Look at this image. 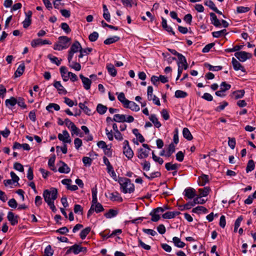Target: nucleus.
I'll return each mask as SVG.
<instances>
[{
    "label": "nucleus",
    "instance_id": "09e8293b",
    "mask_svg": "<svg viewBox=\"0 0 256 256\" xmlns=\"http://www.w3.org/2000/svg\"><path fill=\"white\" fill-rule=\"evenodd\" d=\"M205 66L207 67L210 70L212 71H218L221 70L222 68V67L220 66H212L208 64H206Z\"/></svg>",
    "mask_w": 256,
    "mask_h": 256
},
{
    "label": "nucleus",
    "instance_id": "1a4fd4ad",
    "mask_svg": "<svg viewBox=\"0 0 256 256\" xmlns=\"http://www.w3.org/2000/svg\"><path fill=\"white\" fill-rule=\"evenodd\" d=\"M52 43L48 40H42L40 38L33 40L31 42V46L33 48H36L38 46L44 44H50Z\"/></svg>",
    "mask_w": 256,
    "mask_h": 256
},
{
    "label": "nucleus",
    "instance_id": "a19ab883",
    "mask_svg": "<svg viewBox=\"0 0 256 256\" xmlns=\"http://www.w3.org/2000/svg\"><path fill=\"white\" fill-rule=\"evenodd\" d=\"M158 212H155V208L150 212V215L152 216V221L156 222L160 219V215L158 214Z\"/></svg>",
    "mask_w": 256,
    "mask_h": 256
},
{
    "label": "nucleus",
    "instance_id": "a18cd8bd",
    "mask_svg": "<svg viewBox=\"0 0 256 256\" xmlns=\"http://www.w3.org/2000/svg\"><path fill=\"white\" fill-rule=\"evenodd\" d=\"M110 198L112 201L122 200V198L120 196V194L118 192H112L110 194Z\"/></svg>",
    "mask_w": 256,
    "mask_h": 256
},
{
    "label": "nucleus",
    "instance_id": "ddd939ff",
    "mask_svg": "<svg viewBox=\"0 0 256 256\" xmlns=\"http://www.w3.org/2000/svg\"><path fill=\"white\" fill-rule=\"evenodd\" d=\"M232 62L235 70H240L242 72H246L244 68L234 58H232Z\"/></svg>",
    "mask_w": 256,
    "mask_h": 256
},
{
    "label": "nucleus",
    "instance_id": "a211bd4d",
    "mask_svg": "<svg viewBox=\"0 0 256 256\" xmlns=\"http://www.w3.org/2000/svg\"><path fill=\"white\" fill-rule=\"evenodd\" d=\"M60 163L62 164V166H60L58 170L60 172L68 174L70 172V167H68L65 162L62 161H60Z\"/></svg>",
    "mask_w": 256,
    "mask_h": 256
},
{
    "label": "nucleus",
    "instance_id": "a878e982",
    "mask_svg": "<svg viewBox=\"0 0 256 256\" xmlns=\"http://www.w3.org/2000/svg\"><path fill=\"white\" fill-rule=\"evenodd\" d=\"M172 242L174 245L178 248H182L186 245L185 243L182 242L180 238L176 236L173 238Z\"/></svg>",
    "mask_w": 256,
    "mask_h": 256
},
{
    "label": "nucleus",
    "instance_id": "9d476101",
    "mask_svg": "<svg viewBox=\"0 0 256 256\" xmlns=\"http://www.w3.org/2000/svg\"><path fill=\"white\" fill-rule=\"evenodd\" d=\"M47 191L48 192V193H50L49 198L50 200L52 199V200H53V202L58 197V190L56 188H52L49 190H46L43 192V197L44 198V194L45 192Z\"/></svg>",
    "mask_w": 256,
    "mask_h": 256
},
{
    "label": "nucleus",
    "instance_id": "3c124183",
    "mask_svg": "<svg viewBox=\"0 0 256 256\" xmlns=\"http://www.w3.org/2000/svg\"><path fill=\"white\" fill-rule=\"evenodd\" d=\"M60 27L66 34H69L71 32L68 25L66 22L62 23Z\"/></svg>",
    "mask_w": 256,
    "mask_h": 256
},
{
    "label": "nucleus",
    "instance_id": "338daca9",
    "mask_svg": "<svg viewBox=\"0 0 256 256\" xmlns=\"http://www.w3.org/2000/svg\"><path fill=\"white\" fill-rule=\"evenodd\" d=\"M8 205L10 207L15 208L17 207L18 204L15 199L12 198L8 202Z\"/></svg>",
    "mask_w": 256,
    "mask_h": 256
},
{
    "label": "nucleus",
    "instance_id": "603ef678",
    "mask_svg": "<svg viewBox=\"0 0 256 256\" xmlns=\"http://www.w3.org/2000/svg\"><path fill=\"white\" fill-rule=\"evenodd\" d=\"M69 64V66L76 70L79 71L80 70L81 66L79 63L72 62V64L70 62Z\"/></svg>",
    "mask_w": 256,
    "mask_h": 256
},
{
    "label": "nucleus",
    "instance_id": "6ab92c4d",
    "mask_svg": "<svg viewBox=\"0 0 256 256\" xmlns=\"http://www.w3.org/2000/svg\"><path fill=\"white\" fill-rule=\"evenodd\" d=\"M54 86L57 89L60 94H66L67 93L66 90L64 89L63 86L61 84L60 82L56 81L54 84Z\"/></svg>",
    "mask_w": 256,
    "mask_h": 256
},
{
    "label": "nucleus",
    "instance_id": "7ed1b4c3",
    "mask_svg": "<svg viewBox=\"0 0 256 256\" xmlns=\"http://www.w3.org/2000/svg\"><path fill=\"white\" fill-rule=\"evenodd\" d=\"M58 39V42L54 44V50H62L68 47V42L70 40V38H68L66 36H62L59 37Z\"/></svg>",
    "mask_w": 256,
    "mask_h": 256
},
{
    "label": "nucleus",
    "instance_id": "6e6d98bb",
    "mask_svg": "<svg viewBox=\"0 0 256 256\" xmlns=\"http://www.w3.org/2000/svg\"><path fill=\"white\" fill-rule=\"evenodd\" d=\"M220 89L224 92L225 91L228 90L230 88L231 86L229 84H226L225 82H222L220 85Z\"/></svg>",
    "mask_w": 256,
    "mask_h": 256
},
{
    "label": "nucleus",
    "instance_id": "ea45409f",
    "mask_svg": "<svg viewBox=\"0 0 256 256\" xmlns=\"http://www.w3.org/2000/svg\"><path fill=\"white\" fill-rule=\"evenodd\" d=\"M192 212L194 213H200L202 212L204 214L208 212V210L202 206H198L196 208H193Z\"/></svg>",
    "mask_w": 256,
    "mask_h": 256
},
{
    "label": "nucleus",
    "instance_id": "c03bdc74",
    "mask_svg": "<svg viewBox=\"0 0 256 256\" xmlns=\"http://www.w3.org/2000/svg\"><path fill=\"white\" fill-rule=\"evenodd\" d=\"M188 96V94L181 90H177L175 92L174 96L176 98H184Z\"/></svg>",
    "mask_w": 256,
    "mask_h": 256
},
{
    "label": "nucleus",
    "instance_id": "79ce46f5",
    "mask_svg": "<svg viewBox=\"0 0 256 256\" xmlns=\"http://www.w3.org/2000/svg\"><path fill=\"white\" fill-rule=\"evenodd\" d=\"M90 230L91 228L90 227H87L84 229L82 230L80 234V238L82 240H84L86 238L87 235L89 234Z\"/></svg>",
    "mask_w": 256,
    "mask_h": 256
},
{
    "label": "nucleus",
    "instance_id": "052dcab7",
    "mask_svg": "<svg viewBox=\"0 0 256 256\" xmlns=\"http://www.w3.org/2000/svg\"><path fill=\"white\" fill-rule=\"evenodd\" d=\"M14 168L15 170L20 172H23L24 171L23 166L19 162H15L14 165Z\"/></svg>",
    "mask_w": 256,
    "mask_h": 256
},
{
    "label": "nucleus",
    "instance_id": "5fc2aeb1",
    "mask_svg": "<svg viewBox=\"0 0 256 256\" xmlns=\"http://www.w3.org/2000/svg\"><path fill=\"white\" fill-rule=\"evenodd\" d=\"M53 250L50 245L47 246L44 250V254L46 256H52L53 255Z\"/></svg>",
    "mask_w": 256,
    "mask_h": 256
},
{
    "label": "nucleus",
    "instance_id": "2f4dec72",
    "mask_svg": "<svg viewBox=\"0 0 256 256\" xmlns=\"http://www.w3.org/2000/svg\"><path fill=\"white\" fill-rule=\"evenodd\" d=\"M182 134H183L184 137L185 138L187 139L188 140H190L193 138L191 134L190 131L186 128H184L183 129Z\"/></svg>",
    "mask_w": 256,
    "mask_h": 256
},
{
    "label": "nucleus",
    "instance_id": "423d86ee",
    "mask_svg": "<svg viewBox=\"0 0 256 256\" xmlns=\"http://www.w3.org/2000/svg\"><path fill=\"white\" fill-rule=\"evenodd\" d=\"M235 56L240 62H245L246 60L251 58L252 54L244 51L236 52L234 54Z\"/></svg>",
    "mask_w": 256,
    "mask_h": 256
},
{
    "label": "nucleus",
    "instance_id": "6e6552de",
    "mask_svg": "<svg viewBox=\"0 0 256 256\" xmlns=\"http://www.w3.org/2000/svg\"><path fill=\"white\" fill-rule=\"evenodd\" d=\"M50 193L46 191L44 194V201L48 204L52 210L55 212L56 211V208L54 204V202L52 200H50L49 198Z\"/></svg>",
    "mask_w": 256,
    "mask_h": 256
},
{
    "label": "nucleus",
    "instance_id": "f3484780",
    "mask_svg": "<svg viewBox=\"0 0 256 256\" xmlns=\"http://www.w3.org/2000/svg\"><path fill=\"white\" fill-rule=\"evenodd\" d=\"M180 214V212L178 211L168 212L162 214V217L164 219H170L174 218L176 216Z\"/></svg>",
    "mask_w": 256,
    "mask_h": 256
},
{
    "label": "nucleus",
    "instance_id": "4d7b16f0",
    "mask_svg": "<svg viewBox=\"0 0 256 256\" xmlns=\"http://www.w3.org/2000/svg\"><path fill=\"white\" fill-rule=\"evenodd\" d=\"M250 8L248 7L238 6L236 8L238 13H244L248 12Z\"/></svg>",
    "mask_w": 256,
    "mask_h": 256
},
{
    "label": "nucleus",
    "instance_id": "49530a36",
    "mask_svg": "<svg viewBox=\"0 0 256 256\" xmlns=\"http://www.w3.org/2000/svg\"><path fill=\"white\" fill-rule=\"evenodd\" d=\"M118 98L123 104L124 107L126 105L127 102L128 100L126 98L123 92H120L118 94Z\"/></svg>",
    "mask_w": 256,
    "mask_h": 256
},
{
    "label": "nucleus",
    "instance_id": "4468645a",
    "mask_svg": "<svg viewBox=\"0 0 256 256\" xmlns=\"http://www.w3.org/2000/svg\"><path fill=\"white\" fill-rule=\"evenodd\" d=\"M71 249L73 250V253L74 254H78L80 252H86L87 250L86 247L81 246L78 244H74L72 246Z\"/></svg>",
    "mask_w": 256,
    "mask_h": 256
},
{
    "label": "nucleus",
    "instance_id": "8fccbe9b",
    "mask_svg": "<svg viewBox=\"0 0 256 256\" xmlns=\"http://www.w3.org/2000/svg\"><path fill=\"white\" fill-rule=\"evenodd\" d=\"M107 172L110 174V175L112 177L114 178H115L116 176V174L114 172L113 167L112 165H110L107 166Z\"/></svg>",
    "mask_w": 256,
    "mask_h": 256
},
{
    "label": "nucleus",
    "instance_id": "b1692460",
    "mask_svg": "<svg viewBox=\"0 0 256 256\" xmlns=\"http://www.w3.org/2000/svg\"><path fill=\"white\" fill-rule=\"evenodd\" d=\"M148 150L140 148L138 150V158H144L148 156L149 154Z\"/></svg>",
    "mask_w": 256,
    "mask_h": 256
},
{
    "label": "nucleus",
    "instance_id": "f257e3e1",
    "mask_svg": "<svg viewBox=\"0 0 256 256\" xmlns=\"http://www.w3.org/2000/svg\"><path fill=\"white\" fill-rule=\"evenodd\" d=\"M97 192L96 186L92 189V200L90 208L88 212V218H89L94 212H96V213H98L104 210L103 206L100 203L98 202Z\"/></svg>",
    "mask_w": 256,
    "mask_h": 256
},
{
    "label": "nucleus",
    "instance_id": "de8ad7c7",
    "mask_svg": "<svg viewBox=\"0 0 256 256\" xmlns=\"http://www.w3.org/2000/svg\"><path fill=\"white\" fill-rule=\"evenodd\" d=\"M254 162L252 160H249L247 164L246 170L247 172H251L254 168Z\"/></svg>",
    "mask_w": 256,
    "mask_h": 256
},
{
    "label": "nucleus",
    "instance_id": "e2e57ef3",
    "mask_svg": "<svg viewBox=\"0 0 256 256\" xmlns=\"http://www.w3.org/2000/svg\"><path fill=\"white\" fill-rule=\"evenodd\" d=\"M204 4L208 6L212 10L214 11L216 10L217 8L215 4L212 0H208L204 2Z\"/></svg>",
    "mask_w": 256,
    "mask_h": 256
},
{
    "label": "nucleus",
    "instance_id": "13d9d810",
    "mask_svg": "<svg viewBox=\"0 0 256 256\" xmlns=\"http://www.w3.org/2000/svg\"><path fill=\"white\" fill-rule=\"evenodd\" d=\"M214 43H210L206 44L202 49V52L204 53L208 52L214 46Z\"/></svg>",
    "mask_w": 256,
    "mask_h": 256
},
{
    "label": "nucleus",
    "instance_id": "dca6fc26",
    "mask_svg": "<svg viewBox=\"0 0 256 256\" xmlns=\"http://www.w3.org/2000/svg\"><path fill=\"white\" fill-rule=\"evenodd\" d=\"M124 108H128L131 110L135 112H138L140 110L139 106L134 102L128 100Z\"/></svg>",
    "mask_w": 256,
    "mask_h": 256
},
{
    "label": "nucleus",
    "instance_id": "4be33fe9",
    "mask_svg": "<svg viewBox=\"0 0 256 256\" xmlns=\"http://www.w3.org/2000/svg\"><path fill=\"white\" fill-rule=\"evenodd\" d=\"M86 103V102H85L84 103L80 102L78 104V106L80 109L83 110L86 114L88 116L92 115L93 112L91 110H90L87 106L85 105Z\"/></svg>",
    "mask_w": 256,
    "mask_h": 256
},
{
    "label": "nucleus",
    "instance_id": "7c9ffc66",
    "mask_svg": "<svg viewBox=\"0 0 256 256\" xmlns=\"http://www.w3.org/2000/svg\"><path fill=\"white\" fill-rule=\"evenodd\" d=\"M150 120L154 124V126L157 128H159L161 126V124L160 122L158 120V118L156 117L155 114H151L149 118Z\"/></svg>",
    "mask_w": 256,
    "mask_h": 256
},
{
    "label": "nucleus",
    "instance_id": "c756f323",
    "mask_svg": "<svg viewBox=\"0 0 256 256\" xmlns=\"http://www.w3.org/2000/svg\"><path fill=\"white\" fill-rule=\"evenodd\" d=\"M24 69H25L24 64V63L21 64L18 67V68H17L14 74H15L16 76L18 77V76H22L24 71Z\"/></svg>",
    "mask_w": 256,
    "mask_h": 256
},
{
    "label": "nucleus",
    "instance_id": "cd10ccee",
    "mask_svg": "<svg viewBox=\"0 0 256 256\" xmlns=\"http://www.w3.org/2000/svg\"><path fill=\"white\" fill-rule=\"evenodd\" d=\"M245 92L244 90H238L234 91L232 93V96L234 99L237 100L240 98H242Z\"/></svg>",
    "mask_w": 256,
    "mask_h": 256
},
{
    "label": "nucleus",
    "instance_id": "aec40b11",
    "mask_svg": "<svg viewBox=\"0 0 256 256\" xmlns=\"http://www.w3.org/2000/svg\"><path fill=\"white\" fill-rule=\"evenodd\" d=\"M210 20L212 24H214L216 27H219L221 26V23L219 20L217 18L216 15L213 13L211 12L210 14Z\"/></svg>",
    "mask_w": 256,
    "mask_h": 256
},
{
    "label": "nucleus",
    "instance_id": "412c9836",
    "mask_svg": "<svg viewBox=\"0 0 256 256\" xmlns=\"http://www.w3.org/2000/svg\"><path fill=\"white\" fill-rule=\"evenodd\" d=\"M60 70L63 80L65 82L68 81V74L66 68L64 66H62Z\"/></svg>",
    "mask_w": 256,
    "mask_h": 256
},
{
    "label": "nucleus",
    "instance_id": "c85d7f7f",
    "mask_svg": "<svg viewBox=\"0 0 256 256\" xmlns=\"http://www.w3.org/2000/svg\"><path fill=\"white\" fill-rule=\"evenodd\" d=\"M162 26L167 32H171L173 35L175 34V32L172 30V28L168 26L166 20L164 18H162Z\"/></svg>",
    "mask_w": 256,
    "mask_h": 256
},
{
    "label": "nucleus",
    "instance_id": "864d4df0",
    "mask_svg": "<svg viewBox=\"0 0 256 256\" xmlns=\"http://www.w3.org/2000/svg\"><path fill=\"white\" fill-rule=\"evenodd\" d=\"M98 37V34L94 32L90 34L88 36V38L90 42H95L97 40Z\"/></svg>",
    "mask_w": 256,
    "mask_h": 256
},
{
    "label": "nucleus",
    "instance_id": "c9c22d12",
    "mask_svg": "<svg viewBox=\"0 0 256 256\" xmlns=\"http://www.w3.org/2000/svg\"><path fill=\"white\" fill-rule=\"evenodd\" d=\"M180 164H172L170 162L166 164L165 167L168 170H176L179 167Z\"/></svg>",
    "mask_w": 256,
    "mask_h": 256
},
{
    "label": "nucleus",
    "instance_id": "4c0bfd02",
    "mask_svg": "<svg viewBox=\"0 0 256 256\" xmlns=\"http://www.w3.org/2000/svg\"><path fill=\"white\" fill-rule=\"evenodd\" d=\"M118 214V212L117 210H113V209H110L108 212L104 214V216L107 218H112L116 216Z\"/></svg>",
    "mask_w": 256,
    "mask_h": 256
},
{
    "label": "nucleus",
    "instance_id": "37998d69",
    "mask_svg": "<svg viewBox=\"0 0 256 256\" xmlns=\"http://www.w3.org/2000/svg\"><path fill=\"white\" fill-rule=\"evenodd\" d=\"M210 188L209 187H204L203 188L199 189L200 195V196H206L210 192Z\"/></svg>",
    "mask_w": 256,
    "mask_h": 256
},
{
    "label": "nucleus",
    "instance_id": "39448f33",
    "mask_svg": "<svg viewBox=\"0 0 256 256\" xmlns=\"http://www.w3.org/2000/svg\"><path fill=\"white\" fill-rule=\"evenodd\" d=\"M123 154L128 159L132 158L134 156V152L130 148L128 142L127 140H125L124 142Z\"/></svg>",
    "mask_w": 256,
    "mask_h": 256
},
{
    "label": "nucleus",
    "instance_id": "393cba45",
    "mask_svg": "<svg viewBox=\"0 0 256 256\" xmlns=\"http://www.w3.org/2000/svg\"><path fill=\"white\" fill-rule=\"evenodd\" d=\"M114 121L118 122H124L126 120V116L124 114H116L114 116Z\"/></svg>",
    "mask_w": 256,
    "mask_h": 256
},
{
    "label": "nucleus",
    "instance_id": "bb28decb",
    "mask_svg": "<svg viewBox=\"0 0 256 256\" xmlns=\"http://www.w3.org/2000/svg\"><path fill=\"white\" fill-rule=\"evenodd\" d=\"M106 68L108 73L112 76H115L116 75L117 72L114 66L111 64L106 65Z\"/></svg>",
    "mask_w": 256,
    "mask_h": 256
},
{
    "label": "nucleus",
    "instance_id": "774afa93",
    "mask_svg": "<svg viewBox=\"0 0 256 256\" xmlns=\"http://www.w3.org/2000/svg\"><path fill=\"white\" fill-rule=\"evenodd\" d=\"M82 162L85 166H90L92 162V159L89 157L84 156L82 158Z\"/></svg>",
    "mask_w": 256,
    "mask_h": 256
},
{
    "label": "nucleus",
    "instance_id": "20e7f679",
    "mask_svg": "<svg viewBox=\"0 0 256 256\" xmlns=\"http://www.w3.org/2000/svg\"><path fill=\"white\" fill-rule=\"evenodd\" d=\"M81 45L78 41H75L72 45L68 54V61L70 63L72 60L73 55L74 53L80 52L81 48Z\"/></svg>",
    "mask_w": 256,
    "mask_h": 256
},
{
    "label": "nucleus",
    "instance_id": "f8f14e48",
    "mask_svg": "<svg viewBox=\"0 0 256 256\" xmlns=\"http://www.w3.org/2000/svg\"><path fill=\"white\" fill-rule=\"evenodd\" d=\"M18 216H14L12 212H9L8 214L7 218L12 226H15L18 223Z\"/></svg>",
    "mask_w": 256,
    "mask_h": 256
},
{
    "label": "nucleus",
    "instance_id": "f704fd0d",
    "mask_svg": "<svg viewBox=\"0 0 256 256\" xmlns=\"http://www.w3.org/2000/svg\"><path fill=\"white\" fill-rule=\"evenodd\" d=\"M5 103L6 106H13L17 103V100L14 97H11L10 99L6 100Z\"/></svg>",
    "mask_w": 256,
    "mask_h": 256
},
{
    "label": "nucleus",
    "instance_id": "9b49d317",
    "mask_svg": "<svg viewBox=\"0 0 256 256\" xmlns=\"http://www.w3.org/2000/svg\"><path fill=\"white\" fill-rule=\"evenodd\" d=\"M80 78L82 80L84 88L86 90H88L90 88L92 81L88 78L84 76L82 74L80 75Z\"/></svg>",
    "mask_w": 256,
    "mask_h": 256
},
{
    "label": "nucleus",
    "instance_id": "0e129e2a",
    "mask_svg": "<svg viewBox=\"0 0 256 256\" xmlns=\"http://www.w3.org/2000/svg\"><path fill=\"white\" fill-rule=\"evenodd\" d=\"M138 246H140L144 249L146 250H150L151 248L150 246L144 244L140 239H138Z\"/></svg>",
    "mask_w": 256,
    "mask_h": 256
},
{
    "label": "nucleus",
    "instance_id": "f03ea898",
    "mask_svg": "<svg viewBox=\"0 0 256 256\" xmlns=\"http://www.w3.org/2000/svg\"><path fill=\"white\" fill-rule=\"evenodd\" d=\"M118 182L120 185L122 191L124 194L132 193L134 190V186L130 179L126 178H119Z\"/></svg>",
    "mask_w": 256,
    "mask_h": 256
},
{
    "label": "nucleus",
    "instance_id": "72a5a7b5",
    "mask_svg": "<svg viewBox=\"0 0 256 256\" xmlns=\"http://www.w3.org/2000/svg\"><path fill=\"white\" fill-rule=\"evenodd\" d=\"M92 48H90L83 49L81 47L80 50V54L78 56V58H82L84 56L88 54L92 51Z\"/></svg>",
    "mask_w": 256,
    "mask_h": 256
},
{
    "label": "nucleus",
    "instance_id": "e433bc0d",
    "mask_svg": "<svg viewBox=\"0 0 256 256\" xmlns=\"http://www.w3.org/2000/svg\"><path fill=\"white\" fill-rule=\"evenodd\" d=\"M48 58L50 59L52 62L58 66L60 64L62 60H59L57 57L49 54L48 55Z\"/></svg>",
    "mask_w": 256,
    "mask_h": 256
},
{
    "label": "nucleus",
    "instance_id": "680f3d73",
    "mask_svg": "<svg viewBox=\"0 0 256 256\" xmlns=\"http://www.w3.org/2000/svg\"><path fill=\"white\" fill-rule=\"evenodd\" d=\"M202 196H198L194 198V203L195 204H203L205 203L206 200H204V199H202Z\"/></svg>",
    "mask_w": 256,
    "mask_h": 256
},
{
    "label": "nucleus",
    "instance_id": "0eeeda50",
    "mask_svg": "<svg viewBox=\"0 0 256 256\" xmlns=\"http://www.w3.org/2000/svg\"><path fill=\"white\" fill-rule=\"evenodd\" d=\"M58 138L64 143H70L71 140L70 138V134L67 130H63L62 134H58Z\"/></svg>",
    "mask_w": 256,
    "mask_h": 256
},
{
    "label": "nucleus",
    "instance_id": "473e14b6",
    "mask_svg": "<svg viewBox=\"0 0 256 256\" xmlns=\"http://www.w3.org/2000/svg\"><path fill=\"white\" fill-rule=\"evenodd\" d=\"M108 108L106 106L99 104L96 106V111L100 114H104L107 110Z\"/></svg>",
    "mask_w": 256,
    "mask_h": 256
},
{
    "label": "nucleus",
    "instance_id": "bf43d9fd",
    "mask_svg": "<svg viewBox=\"0 0 256 256\" xmlns=\"http://www.w3.org/2000/svg\"><path fill=\"white\" fill-rule=\"evenodd\" d=\"M64 102L70 107H72L73 106L77 105V102H74L73 100H71L68 98H64Z\"/></svg>",
    "mask_w": 256,
    "mask_h": 256
},
{
    "label": "nucleus",
    "instance_id": "58836bf2",
    "mask_svg": "<svg viewBox=\"0 0 256 256\" xmlns=\"http://www.w3.org/2000/svg\"><path fill=\"white\" fill-rule=\"evenodd\" d=\"M120 40V38L118 36H114L112 38H108L104 41L105 44H113L116 42H118Z\"/></svg>",
    "mask_w": 256,
    "mask_h": 256
},
{
    "label": "nucleus",
    "instance_id": "2eb2a0df",
    "mask_svg": "<svg viewBox=\"0 0 256 256\" xmlns=\"http://www.w3.org/2000/svg\"><path fill=\"white\" fill-rule=\"evenodd\" d=\"M184 196L188 198H193L196 196V190L194 188H188L184 190Z\"/></svg>",
    "mask_w": 256,
    "mask_h": 256
},
{
    "label": "nucleus",
    "instance_id": "5701e85b",
    "mask_svg": "<svg viewBox=\"0 0 256 256\" xmlns=\"http://www.w3.org/2000/svg\"><path fill=\"white\" fill-rule=\"evenodd\" d=\"M209 180L208 176L204 174H202L198 178V184L200 186H204Z\"/></svg>",
    "mask_w": 256,
    "mask_h": 256
},
{
    "label": "nucleus",
    "instance_id": "69168bd1",
    "mask_svg": "<svg viewBox=\"0 0 256 256\" xmlns=\"http://www.w3.org/2000/svg\"><path fill=\"white\" fill-rule=\"evenodd\" d=\"M228 144L232 149H234L236 146L235 138H228Z\"/></svg>",
    "mask_w": 256,
    "mask_h": 256
}]
</instances>
